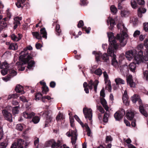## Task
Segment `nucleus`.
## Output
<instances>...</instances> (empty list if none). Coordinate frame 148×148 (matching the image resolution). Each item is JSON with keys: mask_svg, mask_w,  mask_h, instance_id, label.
Instances as JSON below:
<instances>
[{"mask_svg": "<svg viewBox=\"0 0 148 148\" xmlns=\"http://www.w3.org/2000/svg\"><path fill=\"white\" fill-rule=\"evenodd\" d=\"M143 52L140 51L137 53L135 50H130L126 51L125 56L127 59L129 61L131 60L134 58V62H136L137 64L144 60L145 58L143 56Z\"/></svg>", "mask_w": 148, "mask_h": 148, "instance_id": "f257e3e1", "label": "nucleus"}, {"mask_svg": "<svg viewBox=\"0 0 148 148\" xmlns=\"http://www.w3.org/2000/svg\"><path fill=\"white\" fill-rule=\"evenodd\" d=\"M117 27L119 29H120V33L117 35L116 38L119 40L121 46L123 47L127 43V35L126 32L127 29L124 25L122 23L118 24Z\"/></svg>", "mask_w": 148, "mask_h": 148, "instance_id": "f03ea898", "label": "nucleus"}, {"mask_svg": "<svg viewBox=\"0 0 148 148\" xmlns=\"http://www.w3.org/2000/svg\"><path fill=\"white\" fill-rule=\"evenodd\" d=\"M19 59L21 61L17 62L16 64V66L17 67L18 70L19 71H23L25 68V65L28 63L27 68L29 70L33 69V67L34 66L35 62L34 61H29L30 60L27 59L25 58H24L23 60H21L19 58Z\"/></svg>", "mask_w": 148, "mask_h": 148, "instance_id": "7ed1b4c3", "label": "nucleus"}, {"mask_svg": "<svg viewBox=\"0 0 148 148\" xmlns=\"http://www.w3.org/2000/svg\"><path fill=\"white\" fill-rule=\"evenodd\" d=\"M131 99L132 102L134 103H136V101L138 102L140 105L139 109L140 112L145 117H147L148 114L147 112L144 110L142 104L141 100V99H140L138 95H134L132 97Z\"/></svg>", "mask_w": 148, "mask_h": 148, "instance_id": "20e7f679", "label": "nucleus"}, {"mask_svg": "<svg viewBox=\"0 0 148 148\" xmlns=\"http://www.w3.org/2000/svg\"><path fill=\"white\" fill-rule=\"evenodd\" d=\"M107 34L110 44L109 47H110V49H116L118 48V45L114 38L113 33L111 32H108Z\"/></svg>", "mask_w": 148, "mask_h": 148, "instance_id": "39448f33", "label": "nucleus"}, {"mask_svg": "<svg viewBox=\"0 0 148 148\" xmlns=\"http://www.w3.org/2000/svg\"><path fill=\"white\" fill-rule=\"evenodd\" d=\"M32 49V47L30 46L27 47L26 48L23 49V51H22L20 53L21 55L20 56V59L21 60H23L24 58L30 60L32 58V56L31 54H29L28 50H31Z\"/></svg>", "mask_w": 148, "mask_h": 148, "instance_id": "423d86ee", "label": "nucleus"}, {"mask_svg": "<svg viewBox=\"0 0 148 148\" xmlns=\"http://www.w3.org/2000/svg\"><path fill=\"white\" fill-rule=\"evenodd\" d=\"M66 135L69 137L71 136V142L72 145H75L77 139V134L76 130L75 129L74 130L72 129L70 130L69 132L66 133Z\"/></svg>", "mask_w": 148, "mask_h": 148, "instance_id": "0eeeda50", "label": "nucleus"}, {"mask_svg": "<svg viewBox=\"0 0 148 148\" xmlns=\"http://www.w3.org/2000/svg\"><path fill=\"white\" fill-rule=\"evenodd\" d=\"M114 49H110V47H109L107 50V53L110 56L112 57V65L115 68H117L118 66V62L116 59V55L114 54Z\"/></svg>", "mask_w": 148, "mask_h": 148, "instance_id": "6e6552de", "label": "nucleus"}, {"mask_svg": "<svg viewBox=\"0 0 148 148\" xmlns=\"http://www.w3.org/2000/svg\"><path fill=\"white\" fill-rule=\"evenodd\" d=\"M28 144L26 142L25 143L24 141L21 139L18 140L17 142L13 143L11 148H23V145L27 146Z\"/></svg>", "mask_w": 148, "mask_h": 148, "instance_id": "1a4fd4ad", "label": "nucleus"}, {"mask_svg": "<svg viewBox=\"0 0 148 148\" xmlns=\"http://www.w3.org/2000/svg\"><path fill=\"white\" fill-rule=\"evenodd\" d=\"M83 113L86 119H88L90 121L92 117V110L90 108H84L83 110Z\"/></svg>", "mask_w": 148, "mask_h": 148, "instance_id": "9d476101", "label": "nucleus"}, {"mask_svg": "<svg viewBox=\"0 0 148 148\" xmlns=\"http://www.w3.org/2000/svg\"><path fill=\"white\" fill-rule=\"evenodd\" d=\"M125 114V111L123 109L117 112L114 114V117L116 120H120Z\"/></svg>", "mask_w": 148, "mask_h": 148, "instance_id": "9b49d317", "label": "nucleus"}, {"mask_svg": "<svg viewBox=\"0 0 148 148\" xmlns=\"http://www.w3.org/2000/svg\"><path fill=\"white\" fill-rule=\"evenodd\" d=\"M125 114V111L123 109L117 112L114 114V117L116 120H120Z\"/></svg>", "mask_w": 148, "mask_h": 148, "instance_id": "f8f14e48", "label": "nucleus"}, {"mask_svg": "<svg viewBox=\"0 0 148 148\" xmlns=\"http://www.w3.org/2000/svg\"><path fill=\"white\" fill-rule=\"evenodd\" d=\"M2 112L5 119L10 122L12 121V114L10 113L5 109L3 110Z\"/></svg>", "mask_w": 148, "mask_h": 148, "instance_id": "ddd939ff", "label": "nucleus"}, {"mask_svg": "<svg viewBox=\"0 0 148 148\" xmlns=\"http://www.w3.org/2000/svg\"><path fill=\"white\" fill-rule=\"evenodd\" d=\"M51 112L46 111L43 113V116L46 117L45 125L50 123L52 120V118L51 116Z\"/></svg>", "mask_w": 148, "mask_h": 148, "instance_id": "4468645a", "label": "nucleus"}, {"mask_svg": "<svg viewBox=\"0 0 148 148\" xmlns=\"http://www.w3.org/2000/svg\"><path fill=\"white\" fill-rule=\"evenodd\" d=\"M98 83L99 82L97 80H95L94 82L92 80H90L88 83V86L90 89H92L93 86L95 91L96 92Z\"/></svg>", "mask_w": 148, "mask_h": 148, "instance_id": "2eb2a0df", "label": "nucleus"}, {"mask_svg": "<svg viewBox=\"0 0 148 148\" xmlns=\"http://www.w3.org/2000/svg\"><path fill=\"white\" fill-rule=\"evenodd\" d=\"M97 67V66L95 65L90 69V73H95V74L100 76L102 73V71L100 68H98L95 70V69Z\"/></svg>", "mask_w": 148, "mask_h": 148, "instance_id": "dca6fc26", "label": "nucleus"}, {"mask_svg": "<svg viewBox=\"0 0 148 148\" xmlns=\"http://www.w3.org/2000/svg\"><path fill=\"white\" fill-rule=\"evenodd\" d=\"M126 79L127 84L130 85V87L134 88L135 87V83L133 81L132 75H130L127 76Z\"/></svg>", "mask_w": 148, "mask_h": 148, "instance_id": "f3484780", "label": "nucleus"}, {"mask_svg": "<svg viewBox=\"0 0 148 148\" xmlns=\"http://www.w3.org/2000/svg\"><path fill=\"white\" fill-rule=\"evenodd\" d=\"M107 24L109 25V24L110 25V26H109V29L111 30H112L116 24L114 20L112 18L110 17H109L107 20Z\"/></svg>", "mask_w": 148, "mask_h": 148, "instance_id": "a211bd4d", "label": "nucleus"}, {"mask_svg": "<svg viewBox=\"0 0 148 148\" xmlns=\"http://www.w3.org/2000/svg\"><path fill=\"white\" fill-rule=\"evenodd\" d=\"M144 45L145 47L146 48L145 54V56H144V60H148V40L146 39L144 41Z\"/></svg>", "mask_w": 148, "mask_h": 148, "instance_id": "6ab92c4d", "label": "nucleus"}, {"mask_svg": "<svg viewBox=\"0 0 148 148\" xmlns=\"http://www.w3.org/2000/svg\"><path fill=\"white\" fill-rule=\"evenodd\" d=\"M35 115L33 112H29L28 111H25L23 113V116L24 117L27 119L31 118Z\"/></svg>", "mask_w": 148, "mask_h": 148, "instance_id": "aec40b11", "label": "nucleus"}, {"mask_svg": "<svg viewBox=\"0 0 148 148\" xmlns=\"http://www.w3.org/2000/svg\"><path fill=\"white\" fill-rule=\"evenodd\" d=\"M122 99L123 103L126 106L129 105V101L127 92L126 90L124 91Z\"/></svg>", "mask_w": 148, "mask_h": 148, "instance_id": "412c9836", "label": "nucleus"}, {"mask_svg": "<svg viewBox=\"0 0 148 148\" xmlns=\"http://www.w3.org/2000/svg\"><path fill=\"white\" fill-rule=\"evenodd\" d=\"M22 19V17H21L17 16L14 18V29H15L17 26L19 25L20 24V21H21Z\"/></svg>", "mask_w": 148, "mask_h": 148, "instance_id": "4be33fe9", "label": "nucleus"}, {"mask_svg": "<svg viewBox=\"0 0 148 148\" xmlns=\"http://www.w3.org/2000/svg\"><path fill=\"white\" fill-rule=\"evenodd\" d=\"M137 64L136 62L131 63L129 65V68L130 71L133 72H135L136 69V65Z\"/></svg>", "mask_w": 148, "mask_h": 148, "instance_id": "5701e85b", "label": "nucleus"}, {"mask_svg": "<svg viewBox=\"0 0 148 148\" xmlns=\"http://www.w3.org/2000/svg\"><path fill=\"white\" fill-rule=\"evenodd\" d=\"M23 87L20 85H17L15 88V91L18 93H21V94L24 93L25 92L23 90Z\"/></svg>", "mask_w": 148, "mask_h": 148, "instance_id": "b1692460", "label": "nucleus"}, {"mask_svg": "<svg viewBox=\"0 0 148 148\" xmlns=\"http://www.w3.org/2000/svg\"><path fill=\"white\" fill-rule=\"evenodd\" d=\"M100 100L101 103L105 110L106 111H108L109 108L107 105V102L106 100L103 98H101L100 99Z\"/></svg>", "mask_w": 148, "mask_h": 148, "instance_id": "393cba45", "label": "nucleus"}, {"mask_svg": "<svg viewBox=\"0 0 148 148\" xmlns=\"http://www.w3.org/2000/svg\"><path fill=\"white\" fill-rule=\"evenodd\" d=\"M10 65L9 64L6 62H3L0 66V68L2 69H5L8 70V69L11 68Z\"/></svg>", "mask_w": 148, "mask_h": 148, "instance_id": "a878e982", "label": "nucleus"}, {"mask_svg": "<svg viewBox=\"0 0 148 148\" xmlns=\"http://www.w3.org/2000/svg\"><path fill=\"white\" fill-rule=\"evenodd\" d=\"M18 37L16 36L15 34H12L11 35V38L14 41H18L20 40L21 38V34H18Z\"/></svg>", "mask_w": 148, "mask_h": 148, "instance_id": "bb28decb", "label": "nucleus"}, {"mask_svg": "<svg viewBox=\"0 0 148 148\" xmlns=\"http://www.w3.org/2000/svg\"><path fill=\"white\" fill-rule=\"evenodd\" d=\"M146 9L143 7H141L138 8V14L139 16L141 17L142 16V13H145L146 12Z\"/></svg>", "mask_w": 148, "mask_h": 148, "instance_id": "cd10ccee", "label": "nucleus"}, {"mask_svg": "<svg viewBox=\"0 0 148 148\" xmlns=\"http://www.w3.org/2000/svg\"><path fill=\"white\" fill-rule=\"evenodd\" d=\"M64 117L63 114L60 112L56 117V120L58 122L61 121L62 120H64Z\"/></svg>", "mask_w": 148, "mask_h": 148, "instance_id": "c85d7f7f", "label": "nucleus"}, {"mask_svg": "<svg viewBox=\"0 0 148 148\" xmlns=\"http://www.w3.org/2000/svg\"><path fill=\"white\" fill-rule=\"evenodd\" d=\"M134 113L132 111L128 112L126 114L127 118L130 120H132L134 116Z\"/></svg>", "mask_w": 148, "mask_h": 148, "instance_id": "c756f323", "label": "nucleus"}, {"mask_svg": "<svg viewBox=\"0 0 148 148\" xmlns=\"http://www.w3.org/2000/svg\"><path fill=\"white\" fill-rule=\"evenodd\" d=\"M8 70H9V73L10 74L9 75H10L11 78L17 75V72L14 69L10 68L8 69Z\"/></svg>", "mask_w": 148, "mask_h": 148, "instance_id": "7c9ffc66", "label": "nucleus"}, {"mask_svg": "<svg viewBox=\"0 0 148 148\" xmlns=\"http://www.w3.org/2000/svg\"><path fill=\"white\" fill-rule=\"evenodd\" d=\"M32 33L34 37H35L38 40H41L42 39V37L39 32H33Z\"/></svg>", "mask_w": 148, "mask_h": 148, "instance_id": "2f4dec72", "label": "nucleus"}, {"mask_svg": "<svg viewBox=\"0 0 148 148\" xmlns=\"http://www.w3.org/2000/svg\"><path fill=\"white\" fill-rule=\"evenodd\" d=\"M18 46L16 43H11L9 46V48L10 49L16 50L18 49Z\"/></svg>", "mask_w": 148, "mask_h": 148, "instance_id": "473e14b6", "label": "nucleus"}, {"mask_svg": "<svg viewBox=\"0 0 148 148\" xmlns=\"http://www.w3.org/2000/svg\"><path fill=\"white\" fill-rule=\"evenodd\" d=\"M56 144V146H58L59 145L56 143L53 140H51L47 141L46 143V146L47 147H49L51 145V147L52 148V145Z\"/></svg>", "mask_w": 148, "mask_h": 148, "instance_id": "72a5a7b5", "label": "nucleus"}, {"mask_svg": "<svg viewBox=\"0 0 148 148\" xmlns=\"http://www.w3.org/2000/svg\"><path fill=\"white\" fill-rule=\"evenodd\" d=\"M115 82L117 85L119 84H125L124 81L120 78H117L115 79Z\"/></svg>", "mask_w": 148, "mask_h": 148, "instance_id": "f704fd0d", "label": "nucleus"}, {"mask_svg": "<svg viewBox=\"0 0 148 148\" xmlns=\"http://www.w3.org/2000/svg\"><path fill=\"white\" fill-rule=\"evenodd\" d=\"M40 34L42 35V37L43 38H47V33L45 28H42L40 30Z\"/></svg>", "mask_w": 148, "mask_h": 148, "instance_id": "c9c22d12", "label": "nucleus"}, {"mask_svg": "<svg viewBox=\"0 0 148 148\" xmlns=\"http://www.w3.org/2000/svg\"><path fill=\"white\" fill-rule=\"evenodd\" d=\"M20 108V106H15L12 108V113L14 114H17L19 112V109Z\"/></svg>", "mask_w": 148, "mask_h": 148, "instance_id": "e433bc0d", "label": "nucleus"}, {"mask_svg": "<svg viewBox=\"0 0 148 148\" xmlns=\"http://www.w3.org/2000/svg\"><path fill=\"white\" fill-rule=\"evenodd\" d=\"M26 0H17V2L16 3V5L18 8L22 7V4Z\"/></svg>", "mask_w": 148, "mask_h": 148, "instance_id": "4c0bfd02", "label": "nucleus"}, {"mask_svg": "<svg viewBox=\"0 0 148 148\" xmlns=\"http://www.w3.org/2000/svg\"><path fill=\"white\" fill-rule=\"evenodd\" d=\"M109 116V114L108 112H106L103 116V122L105 123H107L108 122V118Z\"/></svg>", "mask_w": 148, "mask_h": 148, "instance_id": "58836bf2", "label": "nucleus"}, {"mask_svg": "<svg viewBox=\"0 0 148 148\" xmlns=\"http://www.w3.org/2000/svg\"><path fill=\"white\" fill-rule=\"evenodd\" d=\"M25 127L24 125H22L21 124H19L17 125L16 126V129L18 130L22 131L24 128Z\"/></svg>", "mask_w": 148, "mask_h": 148, "instance_id": "ea45409f", "label": "nucleus"}, {"mask_svg": "<svg viewBox=\"0 0 148 148\" xmlns=\"http://www.w3.org/2000/svg\"><path fill=\"white\" fill-rule=\"evenodd\" d=\"M105 83L106 85V88H107L108 91L110 92H111V91L112 88L110 82V81H107Z\"/></svg>", "mask_w": 148, "mask_h": 148, "instance_id": "a19ab883", "label": "nucleus"}, {"mask_svg": "<svg viewBox=\"0 0 148 148\" xmlns=\"http://www.w3.org/2000/svg\"><path fill=\"white\" fill-rule=\"evenodd\" d=\"M92 53L93 54H95V56L96 60L97 61H99L100 60V57L101 56V53L100 52L97 53L94 51Z\"/></svg>", "mask_w": 148, "mask_h": 148, "instance_id": "79ce46f5", "label": "nucleus"}, {"mask_svg": "<svg viewBox=\"0 0 148 148\" xmlns=\"http://www.w3.org/2000/svg\"><path fill=\"white\" fill-rule=\"evenodd\" d=\"M101 58L104 62H109V58L106 53H105L101 56Z\"/></svg>", "mask_w": 148, "mask_h": 148, "instance_id": "37998d69", "label": "nucleus"}, {"mask_svg": "<svg viewBox=\"0 0 148 148\" xmlns=\"http://www.w3.org/2000/svg\"><path fill=\"white\" fill-rule=\"evenodd\" d=\"M84 127L86 129V131L87 132V134L88 136H90L91 134V131L89 127L87 124H85L84 125H83V127Z\"/></svg>", "mask_w": 148, "mask_h": 148, "instance_id": "c03bdc74", "label": "nucleus"}, {"mask_svg": "<svg viewBox=\"0 0 148 148\" xmlns=\"http://www.w3.org/2000/svg\"><path fill=\"white\" fill-rule=\"evenodd\" d=\"M19 96V95L18 94H15L9 95L8 97V99H10L11 98L15 99L18 97Z\"/></svg>", "mask_w": 148, "mask_h": 148, "instance_id": "a18cd8bd", "label": "nucleus"}, {"mask_svg": "<svg viewBox=\"0 0 148 148\" xmlns=\"http://www.w3.org/2000/svg\"><path fill=\"white\" fill-rule=\"evenodd\" d=\"M39 139L38 138H36L34 141V144L36 148H38L39 145Z\"/></svg>", "mask_w": 148, "mask_h": 148, "instance_id": "49530a36", "label": "nucleus"}, {"mask_svg": "<svg viewBox=\"0 0 148 148\" xmlns=\"http://www.w3.org/2000/svg\"><path fill=\"white\" fill-rule=\"evenodd\" d=\"M110 10L111 12L114 14H116L117 12L116 8L114 5H112L110 6Z\"/></svg>", "mask_w": 148, "mask_h": 148, "instance_id": "de8ad7c7", "label": "nucleus"}, {"mask_svg": "<svg viewBox=\"0 0 148 148\" xmlns=\"http://www.w3.org/2000/svg\"><path fill=\"white\" fill-rule=\"evenodd\" d=\"M129 12L127 10L121 11V15L122 16H126L129 14Z\"/></svg>", "mask_w": 148, "mask_h": 148, "instance_id": "09e8293b", "label": "nucleus"}, {"mask_svg": "<svg viewBox=\"0 0 148 148\" xmlns=\"http://www.w3.org/2000/svg\"><path fill=\"white\" fill-rule=\"evenodd\" d=\"M131 3V6L133 8H136L137 5L135 0H132Z\"/></svg>", "mask_w": 148, "mask_h": 148, "instance_id": "8fccbe9b", "label": "nucleus"}, {"mask_svg": "<svg viewBox=\"0 0 148 148\" xmlns=\"http://www.w3.org/2000/svg\"><path fill=\"white\" fill-rule=\"evenodd\" d=\"M11 77L10 75H8L7 76L2 78V79L4 82H6L10 80Z\"/></svg>", "mask_w": 148, "mask_h": 148, "instance_id": "3c124183", "label": "nucleus"}, {"mask_svg": "<svg viewBox=\"0 0 148 148\" xmlns=\"http://www.w3.org/2000/svg\"><path fill=\"white\" fill-rule=\"evenodd\" d=\"M138 21L137 19L134 18H132L130 19V22L132 23L134 25H135L136 24Z\"/></svg>", "mask_w": 148, "mask_h": 148, "instance_id": "603ef678", "label": "nucleus"}, {"mask_svg": "<svg viewBox=\"0 0 148 148\" xmlns=\"http://www.w3.org/2000/svg\"><path fill=\"white\" fill-rule=\"evenodd\" d=\"M40 119L37 116L34 117L32 119V121L34 123L36 124L38 123Z\"/></svg>", "mask_w": 148, "mask_h": 148, "instance_id": "864d4df0", "label": "nucleus"}, {"mask_svg": "<svg viewBox=\"0 0 148 148\" xmlns=\"http://www.w3.org/2000/svg\"><path fill=\"white\" fill-rule=\"evenodd\" d=\"M7 145L8 143L6 141L0 143V148H6Z\"/></svg>", "mask_w": 148, "mask_h": 148, "instance_id": "5fc2aeb1", "label": "nucleus"}, {"mask_svg": "<svg viewBox=\"0 0 148 148\" xmlns=\"http://www.w3.org/2000/svg\"><path fill=\"white\" fill-rule=\"evenodd\" d=\"M42 97V95L40 93H38L35 95V99L36 101H38Z\"/></svg>", "mask_w": 148, "mask_h": 148, "instance_id": "6e6d98bb", "label": "nucleus"}, {"mask_svg": "<svg viewBox=\"0 0 148 148\" xmlns=\"http://www.w3.org/2000/svg\"><path fill=\"white\" fill-rule=\"evenodd\" d=\"M7 26V24L5 22H1L0 24V26L1 27L0 29H3L6 27Z\"/></svg>", "mask_w": 148, "mask_h": 148, "instance_id": "4d7b16f0", "label": "nucleus"}, {"mask_svg": "<svg viewBox=\"0 0 148 148\" xmlns=\"http://www.w3.org/2000/svg\"><path fill=\"white\" fill-rule=\"evenodd\" d=\"M143 78L147 81H148V71H145L143 72Z\"/></svg>", "mask_w": 148, "mask_h": 148, "instance_id": "13d9d810", "label": "nucleus"}, {"mask_svg": "<svg viewBox=\"0 0 148 148\" xmlns=\"http://www.w3.org/2000/svg\"><path fill=\"white\" fill-rule=\"evenodd\" d=\"M74 117L75 119L80 124L82 125V126L83 127L84 124L80 120L78 117L75 115L74 116Z\"/></svg>", "mask_w": 148, "mask_h": 148, "instance_id": "bf43d9fd", "label": "nucleus"}, {"mask_svg": "<svg viewBox=\"0 0 148 148\" xmlns=\"http://www.w3.org/2000/svg\"><path fill=\"white\" fill-rule=\"evenodd\" d=\"M60 27L59 25H57L56 26V31L58 33V35H59L61 32V30L60 29Z\"/></svg>", "mask_w": 148, "mask_h": 148, "instance_id": "052dcab7", "label": "nucleus"}, {"mask_svg": "<svg viewBox=\"0 0 148 148\" xmlns=\"http://www.w3.org/2000/svg\"><path fill=\"white\" fill-rule=\"evenodd\" d=\"M103 76L104 78V79H105V82L106 81H108V75L107 74V73H106V71H104L103 73Z\"/></svg>", "mask_w": 148, "mask_h": 148, "instance_id": "680f3d73", "label": "nucleus"}, {"mask_svg": "<svg viewBox=\"0 0 148 148\" xmlns=\"http://www.w3.org/2000/svg\"><path fill=\"white\" fill-rule=\"evenodd\" d=\"M140 34V31L137 30L135 31L133 34V36L134 37H136L139 36Z\"/></svg>", "mask_w": 148, "mask_h": 148, "instance_id": "e2e57ef3", "label": "nucleus"}, {"mask_svg": "<svg viewBox=\"0 0 148 148\" xmlns=\"http://www.w3.org/2000/svg\"><path fill=\"white\" fill-rule=\"evenodd\" d=\"M49 91V89L46 86H44L43 88L42 92L45 94H46L47 92Z\"/></svg>", "mask_w": 148, "mask_h": 148, "instance_id": "0e129e2a", "label": "nucleus"}, {"mask_svg": "<svg viewBox=\"0 0 148 148\" xmlns=\"http://www.w3.org/2000/svg\"><path fill=\"white\" fill-rule=\"evenodd\" d=\"M8 70L5 69H2L1 72V74L3 75H5L7 74Z\"/></svg>", "mask_w": 148, "mask_h": 148, "instance_id": "69168bd1", "label": "nucleus"}, {"mask_svg": "<svg viewBox=\"0 0 148 148\" xmlns=\"http://www.w3.org/2000/svg\"><path fill=\"white\" fill-rule=\"evenodd\" d=\"M145 30L146 32L148 31V23H145L143 24Z\"/></svg>", "mask_w": 148, "mask_h": 148, "instance_id": "338daca9", "label": "nucleus"}, {"mask_svg": "<svg viewBox=\"0 0 148 148\" xmlns=\"http://www.w3.org/2000/svg\"><path fill=\"white\" fill-rule=\"evenodd\" d=\"M112 140V138L110 136H107L106 138V140L107 142L111 141Z\"/></svg>", "mask_w": 148, "mask_h": 148, "instance_id": "774afa93", "label": "nucleus"}]
</instances>
